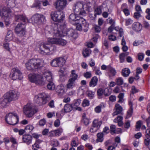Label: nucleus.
<instances>
[{
    "label": "nucleus",
    "mask_w": 150,
    "mask_h": 150,
    "mask_svg": "<svg viewBox=\"0 0 150 150\" xmlns=\"http://www.w3.org/2000/svg\"><path fill=\"white\" fill-rule=\"evenodd\" d=\"M43 65V61L40 59H30L25 64L26 68L29 70L40 68Z\"/></svg>",
    "instance_id": "f257e3e1"
},
{
    "label": "nucleus",
    "mask_w": 150,
    "mask_h": 150,
    "mask_svg": "<svg viewBox=\"0 0 150 150\" xmlns=\"http://www.w3.org/2000/svg\"><path fill=\"white\" fill-rule=\"evenodd\" d=\"M104 93V90L101 88H99L97 90V94L98 96V98L99 99L102 98V96Z\"/></svg>",
    "instance_id": "a19ab883"
},
{
    "label": "nucleus",
    "mask_w": 150,
    "mask_h": 150,
    "mask_svg": "<svg viewBox=\"0 0 150 150\" xmlns=\"http://www.w3.org/2000/svg\"><path fill=\"white\" fill-rule=\"evenodd\" d=\"M105 107V105L103 103H101L100 105L97 106L95 108V111L97 113H99L101 112V109Z\"/></svg>",
    "instance_id": "c9c22d12"
},
{
    "label": "nucleus",
    "mask_w": 150,
    "mask_h": 150,
    "mask_svg": "<svg viewBox=\"0 0 150 150\" xmlns=\"http://www.w3.org/2000/svg\"><path fill=\"white\" fill-rule=\"evenodd\" d=\"M124 93H120L118 96V98H119V100L118 102L119 103H122V100L124 97Z\"/></svg>",
    "instance_id": "603ef678"
},
{
    "label": "nucleus",
    "mask_w": 150,
    "mask_h": 150,
    "mask_svg": "<svg viewBox=\"0 0 150 150\" xmlns=\"http://www.w3.org/2000/svg\"><path fill=\"white\" fill-rule=\"evenodd\" d=\"M12 35V31L11 30H8L7 33V35L5 38V40L6 41L10 40Z\"/></svg>",
    "instance_id": "79ce46f5"
},
{
    "label": "nucleus",
    "mask_w": 150,
    "mask_h": 150,
    "mask_svg": "<svg viewBox=\"0 0 150 150\" xmlns=\"http://www.w3.org/2000/svg\"><path fill=\"white\" fill-rule=\"evenodd\" d=\"M42 77L44 79L45 81H46V82L52 81L51 73L48 70H45L43 73Z\"/></svg>",
    "instance_id": "412c9836"
},
{
    "label": "nucleus",
    "mask_w": 150,
    "mask_h": 150,
    "mask_svg": "<svg viewBox=\"0 0 150 150\" xmlns=\"http://www.w3.org/2000/svg\"><path fill=\"white\" fill-rule=\"evenodd\" d=\"M60 125V121L59 120L57 119L54 122V125L56 127H58Z\"/></svg>",
    "instance_id": "338daca9"
},
{
    "label": "nucleus",
    "mask_w": 150,
    "mask_h": 150,
    "mask_svg": "<svg viewBox=\"0 0 150 150\" xmlns=\"http://www.w3.org/2000/svg\"><path fill=\"white\" fill-rule=\"evenodd\" d=\"M110 133L112 134H113L116 133V126L113 125H111L110 127Z\"/></svg>",
    "instance_id": "49530a36"
},
{
    "label": "nucleus",
    "mask_w": 150,
    "mask_h": 150,
    "mask_svg": "<svg viewBox=\"0 0 150 150\" xmlns=\"http://www.w3.org/2000/svg\"><path fill=\"white\" fill-rule=\"evenodd\" d=\"M115 108L116 110L112 113L113 116L120 114L122 110V107L118 104H116L115 105Z\"/></svg>",
    "instance_id": "a878e982"
},
{
    "label": "nucleus",
    "mask_w": 150,
    "mask_h": 150,
    "mask_svg": "<svg viewBox=\"0 0 150 150\" xmlns=\"http://www.w3.org/2000/svg\"><path fill=\"white\" fill-rule=\"evenodd\" d=\"M32 138V137L31 135L25 134L23 135L22 139L23 143L29 145L31 143Z\"/></svg>",
    "instance_id": "4be33fe9"
},
{
    "label": "nucleus",
    "mask_w": 150,
    "mask_h": 150,
    "mask_svg": "<svg viewBox=\"0 0 150 150\" xmlns=\"http://www.w3.org/2000/svg\"><path fill=\"white\" fill-rule=\"evenodd\" d=\"M81 103V100L79 99L77 100L74 103L72 104L73 108L74 107H77Z\"/></svg>",
    "instance_id": "4d7b16f0"
},
{
    "label": "nucleus",
    "mask_w": 150,
    "mask_h": 150,
    "mask_svg": "<svg viewBox=\"0 0 150 150\" xmlns=\"http://www.w3.org/2000/svg\"><path fill=\"white\" fill-rule=\"evenodd\" d=\"M48 41L51 44H56L62 46L65 45L67 43L66 40L60 38H49Z\"/></svg>",
    "instance_id": "dca6fc26"
},
{
    "label": "nucleus",
    "mask_w": 150,
    "mask_h": 150,
    "mask_svg": "<svg viewBox=\"0 0 150 150\" xmlns=\"http://www.w3.org/2000/svg\"><path fill=\"white\" fill-rule=\"evenodd\" d=\"M143 27L146 29L149 28L150 27V25L149 23L146 21H144L143 22Z\"/></svg>",
    "instance_id": "09e8293b"
},
{
    "label": "nucleus",
    "mask_w": 150,
    "mask_h": 150,
    "mask_svg": "<svg viewBox=\"0 0 150 150\" xmlns=\"http://www.w3.org/2000/svg\"><path fill=\"white\" fill-rule=\"evenodd\" d=\"M10 102L4 95L0 100V107L2 108H6L8 105V104Z\"/></svg>",
    "instance_id": "aec40b11"
},
{
    "label": "nucleus",
    "mask_w": 150,
    "mask_h": 150,
    "mask_svg": "<svg viewBox=\"0 0 150 150\" xmlns=\"http://www.w3.org/2000/svg\"><path fill=\"white\" fill-rule=\"evenodd\" d=\"M74 25H76V28L79 31H81L83 29L84 32H86L88 29V24L83 18L80 19L78 23Z\"/></svg>",
    "instance_id": "9b49d317"
},
{
    "label": "nucleus",
    "mask_w": 150,
    "mask_h": 150,
    "mask_svg": "<svg viewBox=\"0 0 150 150\" xmlns=\"http://www.w3.org/2000/svg\"><path fill=\"white\" fill-rule=\"evenodd\" d=\"M51 18L54 21L61 22L63 21L65 17L64 12L60 10L52 12L51 13Z\"/></svg>",
    "instance_id": "1a4fd4ad"
},
{
    "label": "nucleus",
    "mask_w": 150,
    "mask_h": 150,
    "mask_svg": "<svg viewBox=\"0 0 150 150\" xmlns=\"http://www.w3.org/2000/svg\"><path fill=\"white\" fill-rule=\"evenodd\" d=\"M70 76L71 78L68 80L66 87L67 89H71L75 86V81L77 79L78 76L75 73V71L72 70Z\"/></svg>",
    "instance_id": "9d476101"
},
{
    "label": "nucleus",
    "mask_w": 150,
    "mask_h": 150,
    "mask_svg": "<svg viewBox=\"0 0 150 150\" xmlns=\"http://www.w3.org/2000/svg\"><path fill=\"white\" fill-rule=\"evenodd\" d=\"M58 57L54 59L51 63V65L54 67H58Z\"/></svg>",
    "instance_id": "ea45409f"
},
{
    "label": "nucleus",
    "mask_w": 150,
    "mask_h": 150,
    "mask_svg": "<svg viewBox=\"0 0 150 150\" xmlns=\"http://www.w3.org/2000/svg\"><path fill=\"white\" fill-rule=\"evenodd\" d=\"M94 70L95 71V74L96 75L100 76L102 74V73L100 70L99 68H97L96 67H94Z\"/></svg>",
    "instance_id": "864d4df0"
},
{
    "label": "nucleus",
    "mask_w": 150,
    "mask_h": 150,
    "mask_svg": "<svg viewBox=\"0 0 150 150\" xmlns=\"http://www.w3.org/2000/svg\"><path fill=\"white\" fill-rule=\"evenodd\" d=\"M88 96L91 99L93 97L94 93L91 91H88L87 92Z\"/></svg>",
    "instance_id": "3c124183"
},
{
    "label": "nucleus",
    "mask_w": 150,
    "mask_h": 150,
    "mask_svg": "<svg viewBox=\"0 0 150 150\" xmlns=\"http://www.w3.org/2000/svg\"><path fill=\"white\" fill-rule=\"evenodd\" d=\"M138 59L140 61H142L144 57V54L143 53H140L138 54Z\"/></svg>",
    "instance_id": "bf43d9fd"
},
{
    "label": "nucleus",
    "mask_w": 150,
    "mask_h": 150,
    "mask_svg": "<svg viewBox=\"0 0 150 150\" xmlns=\"http://www.w3.org/2000/svg\"><path fill=\"white\" fill-rule=\"evenodd\" d=\"M58 67H61L64 65L66 61L62 57H58Z\"/></svg>",
    "instance_id": "e433bc0d"
},
{
    "label": "nucleus",
    "mask_w": 150,
    "mask_h": 150,
    "mask_svg": "<svg viewBox=\"0 0 150 150\" xmlns=\"http://www.w3.org/2000/svg\"><path fill=\"white\" fill-rule=\"evenodd\" d=\"M115 29L116 31L118 32V33L119 34V37H122L123 36V30L122 28H117V27H114V29Z\"/></svg>",
    "instance_id": "c03bdc74"
},
{
    "label": "nucleus",
    "mask_w": 150,
    "mask_h": 150,
    "mask_svg": "<svg viewBox=\"0 0 150 150\" xmlns=\"http://www.w3.org/2000/svg\"><path fill=\"white\" fill-rule=\"evenodd\" d=\"M107 69L110 71V73L112 76H115L116 73V71L115 69L112 68L111 66L109 65L107 66Z\"/></svg>",
    "instance_id": "58836bf2"
},
{
    "label": "nucleus",
    "mask_w": 150,
    "mask_h": 150,
    "mask_svg": "<svg viewBox=\"0 0 150 150\" xmlns=\"http://www.w3.org/2000/svg\"><path fill=\"white\" fill-rule=\"evenodd\" d=\"M97 139L96 142H102L103 140L104 134L103 132H99L97 134Z\"/></svg>",
    "instance_id": "473e14b6"
},
{
    "label": "nucleus",
    "mask_w": 150,
    "mask_h": 150,
    "mask_svg": "<svg viewBox=\"0 0 150 150\" xmlns=\"http://www.w3.org/2000/svg\"><path fill=\"white\" fill-rule=\"evenodd\" d=\"M51 144L52 146L56 147L59 145V142L57 140L53 139L52 141Z\"/></svg>",
    "instance_id": "8fccbe9b"
},
{
    "label": "nucleus",
    "mask_w": 150,
    "mask_h": 150,
    "mask_svg": "<svg viewBox=\"0 0 150 150\" xmlns=\"http://www.w3.org/2000/svg\"><path fill=\"white\" fill-rule=\"evenodd\" d=\"M102 124V121H99L98 120L95 119L93 122L92 125L93 127H96L99 129Z\"/></svg>",
    "instance_id": "c756f323"
},
{
    "label": "nucleus",
    "mask_w": 150,
    "mask_h": 150,
    "mask_svg": "<svg viewBox=\"0 0 150 150\" xmlns=\"http://www.w3.org/2000/svg\"><path fill=\"white\" fill-rule=\"evenodd\" d=\"M132 29L136 31H141L142 29V26L140 23L136 22H134L132 25Z\"/></svg>",
    "instance_id": "5701e85b"
},
{
    "label": "nucleus",
    "mask_w": 150,
    "mask_h": 150,
    "mask_svg": "<svg viewBox=\"0 0 150 150\" xmlns=\"http://www.w3.org/2000/svg\"><path fill=\"white\" fill-rule=\"evenodd\" d=\"M81 122L86 126L88 125L89 123V120L86 117L85 113H83V114Z\"/></svg>",
    "instance_id": "2f4dec72"
},
{
    "label": "nucleus",
    "mask_w": 150,
    "mask_h": 150,
    "mask_svg": "<svg viewBox=\"0 0 150 150\" xmlns=\"http://www.w3.org/2000/svg\"><path fill=\"white\" fill-rule=\"evenodd\" d=\"M32 20L33 23L40 24L45 22V19L43 15L38 14H35L32 16Z\"/></svg>",
    "instance_id": "2eb2a0df"
},
{
    "label": "nucleus",
    "mask_w": 150,
    "mask_h": 150,
    "mask_svg": "<svg viewBox=\"0 0 150 150\" xmlns=\"http://www.w3.org/2000/svg\"><path fill=\"white\" fill-rule=\"evenodd\" d=\"M34 129V127L32 125H28L26 126L25 130L28 132H30Z\"/></svg>",
    "instance_id": "a18cd8bd"
},
{
    "label": "nucleus",
    "mask_w": 150,
    "mask_h": 150,
    "mask_svg": "<svg viewBox=\"0 0 150 150\" xmlns=\"http://www.w3.org/2000/svg\"><path fill=\"white\" fill-rule=\"evenodd\" d=\"M85 6H86V5H84L81 2L76 3L73 7L74 13L77 15L85 16L86 14V11L87 10Z\"/></svg>",
    "instance_id": "7ed1b4c3"
},
{
    "label": "nucleus",
    "mask_w": 150,
    "mask_h": 150,
    "mask_svg": "<svg viewBox=\"0 0 150 150\" xmlns=\"http://www.w3.org/2000/svg\"><path fill=\"white\" fill-rule=\"evenodd\" d=\"M84 76L86 79H89L92 76V74L90 72H86L84 74Z\"/></svg>",
    "instance_id": "6e6d98bb"
},
{
    "label": "nucleus",
    "mask_w": 150,
    "mask_h": 150,
    "mask_svg": "<svg viewBox=\"0 0 150 150\" xmlns=\"http://www.w3.org/2000/svg\"><path fill=\"white\" fill-rule=\"evenodd\" d=\"M57 93L59 96L63 95L64 93V87L62 85H58L56 89Z\"/></svg>",
    "instance_id": "bb28decb"
},
{
    "label": "nucleus",
    "mask_w": 150,
    "mask_h": 150,
    "mask_svg": "<svg viewBox=\"0 0 150 150\" xmlns=\"http://www.w3.org/2000/svg\"><path fill=\"white\" fill-rule=\"evenodd\" d=\"M16 33L19 36L22 37L25 34V25L22 23H18L15 29Z\"/></svg>",
    "instance_id": "f8f14e48"
},
{
    "label": "nucleus",
    "mask_w": 150,
    "mask_h": 150,
    "mask_svg": "<svg viewBox=\"0 0 150 150\" xmlns=\"http://www.w3.org/2000/svg\"><path fill=\"white\" fill-rule=\"evenodd\" d=\"M146 139H144V143L146 146H149L150 144V139L149 137H146Z\"/></svg>",
    "instance_id": "0e129e2a"
},
{
    "label": "nucleus",
    "mask_w": 150,
    "mask_h": 150,
    "mask_svg": "<svg viewBox=\"0 0 150 150\" xmlns=\"http://www.w3.org/2000/svg\"><path fill=\"white\" fill-rule=\"evenodd\" d=\"M46 121L45 119L40 120L39 122V125L40 126H43L46 123Z\"/></svg>",
    "instance_id": "13d9d810"
},
{
    "label": "nucleus",
    "mask_w": 150,
    "mask_h": 150,
    "mask_svg": "<svg viewBox=\"0 0 150 150\" xmlns=\"http://www.w3.org/2000/svg\"><path fill=\"white\" fill-rule=\"evenodd\" d=\"M29 80L37 85H43L46 83L44 79L41 75L38 74H29L28 76Z\"/></svg>",
    "instance_id": "20e7f679"
},
{
    "label": "nucleus",
    "mask_w": 150,
    "mask_h": 150,
    "mask_svg": "<svg viewBox=\"0 0 150 150\" xmlns=\"http://www.w3.org/2000/svg\"><path fill=\"white\" fill-rule=\"evenodd\" d=\"M11 11L8 8L4 7L1 10L0 15L4 20L5 24L8 26L10 24L9 17Z\"/></svg>",
    "instance_id": "423d86ee"
},
{
    "label": "nucleus",
    "mask_w": 150,
    "mask_h": 150,
    "mask_svg": "<svg viewBox=\"0 0 150 150\" xmlns=\"http://www.w3.org/2000/svg\"><path fill=\"white\" fill-rule=\"evenodd\" d=\"M103 4L94 8L95 18H96L97 15H100L102 13V9L103 8Z\"/></svg>",
    "instance_id": "b1692460"
},
{
    "label": "nucleus",
    "mask_w": 150,
    "mask_h": 150,
    "mask_svg": "<svg viewBox=\"0 0 150 150\" xmlns=\"http://www.w3.org/2000/svg\"><path fill=\"white\" fill-rule=\"evenodd\" d=\"M42 46L44 49L42 50L40 47L39 52L45 55L52 54L53 53V51L56 50L55 47L48 43L44 44L42 45Z\"/></svg>",
    "instance_id": "6e6552de"
},
{
    "label": "nucleus",
    "mask_w": 150,
    "mask_h": 150,
    "mask_svg": "<svg viewBox=\"0 0 150 150\" xmlns=\"http://www.w3.org/2000/svg\"><path fill=\"white\" fill-rule=\"evenodd\" d=\"M15 17L16 21H22L24 22H27L28 21L26 17L22 15H15Z\"/></svg>",
    "instance_id": "393cba45"
},
{
    "label": "nucleus",
    "mask_w": 150,
    "mask_h": 150,
    "mask_svg": "<svg viewBox=\"0 0 150 150\" xmlns=\"http://www.w3.org/2000/svg\"><path fill=\"white\" fill-rule=\"evenodd\" d=\"M122 89V91H124V90L122 89V87L116 86L115 87L113 90L114 92L116 93H118L121 91V89Z\"/></svg>",
    "instance_id": "de8ad7c7"
},
{
    "label": "nucleus",
    "mask_w": 150,
    "mask_h": 150,
    "mask_svg": "<svg viewBox=\"0 0 150 150\" xmlns=\"http://www.w3.org/2000/svg\"><path fill=\"white\" fill-rule=\"evenodd\" d=\"M115 26V25H114V22L108 28V32L110 33L112 32L113 30L114 29Z\"/></svg>",
    "instance_id": "e2e57ef3"
},
{
    "label": "nucleus",
    "mask_w": 150,
    "mask_h": 150,
    "mask_svg": "<svg viewBox=\"0 0 150 150\" xmlns=\"http://www.w3.org/2000/svg\"><path fill=\"white\" fill-rule=\"evenodd\" d=\"M78 15L74 13L71 14L69 18V22L73 25H75L76 23H77L80 19L82 18L78 16Z\"/></svg>",
    "instance_id": "a211bd4d"
},
{
    "label": "nucleus",
    "mask_w": 150,
    "mask_h": 150,
    "mask_svg": "<svg viewBox=\"0 0 150 150\" xmlns=\"http://www.w3.org/2000/svg\"><path fill=\"white\" fill-rule=\"evenodd\" d=\"M13 73L12 74L11 77L13 80L17 79L21 80L23 77L22 74L20 71L17 68H14L12 69Z\"/></svg>",
    "instance_id": "f3484780"
},
{
    "label": "nucleus",
    "mask_w": 150,
    "mask_h": 150,
    "mask_svg": "<svg viewBox=\"0 0 150 150\" xmlns=\"http://www.w3.org/2000/svg\"><path fill=\"white\" fill-rule=\"evenodd\" d=\"M74 108L72 104H67L64 107V110L65 112H69L71 111Z\"/></svg>",
    "instance_id": "c85d7f7f"
},
{
    "label": "nucleus",
    "mask_w": 150,
    "mask_h": 150,
    "mask_svg": "<svg viewBox=\"0 0 150 150\" xmlns=\"http://www.w3.org/2000/svg\"><path fill=\"white\" fill-rule=\"evenodd\" d=\"M141 125V121L139 120L137 121L136 123V128L137 129H140Z\"/></svg>",
    "instance_id": "69168bd1"
},
{
    "label": "nucleus",
    "mask_w": 150,
    "mask_h": 150,
    "mask_svg": "<svg viewBox=\"0 0 150 150\" xmlns=\"http://www.w3.org/2000/svg\"><path fill=\"white\" fill-rule=\"evenodd\" d=\"M50 99V96L44 93L38 94L34 98L35 101L39 105L45 104Z\"/></svg>",
    "instance_id": "39448f33"
},
{
    "label": "nucleus",
    "mask_w": 150,
    "mask_h": 150,
    "mask_svg": "<svg viewBox=\"0 0 150 150\" xmlns=\"http://www.w3.org/2000/svg\"><path fill=\"white\" fill-rule=\"evenodd\" d=\"M23 112L28 117H30L33 115L34 113V110L31 104L28 103L24 106Z\"/></svg>",
    "instance_id": "4468645a"
},
{
    "label": "nucleus",
    "mask_w": 150,
    "mask_h": 150,
    "mask_svg": "<svg viewBox=\"0 0 150 150\" xmlns=\"http://www.w3.org/2000/svg\"><path fill=\"white\" fill-rule=\"evenodd\" d=\"M130 73V70L129 69L126 68L122 69V74L124 77H127L129 76Z\"/></svg>",
    "instance_id": "72a5a7b5"
},
{
    "label": "nucleus",
    "mask_w": 150,
    "mask_h": 150,
    "mask_svg": "<svg viewBox=\"0 0 150 150\" xmlns=\"http://www.w3.org/2000/svg\"><path fill=\"white\" fill-rule=\"evenodd\" d=\"M62 130L61 129H59L57 130H55L54 131H52V132H54L55 135V136H59L60 134V133H61L62 131Z\"/></svg>",
    "instance_id": "052dcab7"
},
{
    "label": "nucleus",
    "mask_w": 150,
    "mask_h": 150,
    "mask_svg": "<svg viewBox=\"0 0 150 150\" xmlns=\"http://www.w3.org/2000/svg\"><path fill=\"white\" fill-rule=\"evenodd\" d=\"M133 112V108H130L127 112V117L129 118L131 116Z\"/></svg>",
    "instance_id": "5fc2aeb1"
},
{
    "label": "nucleus",
    "mask_w": 150,
    "mask_h": 150,
    "mask_svg": "<svg viewBox=\"0 0 150 150\" xmlns=\"http://www.w3.org/2000/svg\"><path fill=\"white\" fill-rule=\"evenodd\" d=\"M98 81V79L96 76L93 77L89 82V86L91 87H94L96 86Z\"/></svg>",
    "instance_id": "cd10ccee"
},
{
    "label": "nucleus",
    "mask_w": 150,
    "mask_h": 150,
    "mask_svg": "<svg viewBox=\"0 0 150 150\" xmlns=\"http://www.w3.org/2000/svg\"><path fill=\"white\" fill-rule=\"evenodd\" d=\"M91 53V51L88 48H86L83 51V55L84 57H88Z\"/></svg>",
    "instance_id": "f704fd0d"
},
{
    "label": "nucleus",
    "mask_w": 150,
    "mask_h": 150,
    "mask_svg": "<svg viewBox=\"0 0 150 150\" xmlns=\"http://www.w3.org/2000/svg\"><path fill=\"white\" fill-rule=\"evenodd\" d=\"M5 119L8 124L14 125L17 124L19 118L16 113H9L6 115Z\"/></svg>",
    "instance_id": "0eeeda50"
},
{
    "label": "nucleus",
    "mask_w": 150,
    "mask_h": 150,
    "mask_svg": "<svg viewBox=\"0 0 150 150\" xmlns=\"http://www.w3.org/2000/svg\"><path fill=\"white\" fill-rule=\"evenodd\" d=\"M32 149L33 150H37L39 148V144L35 143L32 145Z\"/></svg>",
    "instance_id": "774afa93"
},
{
    "label": "nucleus",
    "mask_w": 150,
    "mask_h": 150,
    "mask_svg": "<svg viewBox=\"0 0 150 150\" xmlns=\"http://www.w3.org/2000/svg\"><path fill=\"white\" fill-rule=\"evenodd\" d=\"M48 82L49 83L47 86V88L49 90H54L55 88V86L54 83L52 82V81H47V83H46Z\"/></svg>",
    "instance_id": "4c0bfd02"
},
{
    "label": "nucleus",
    "mask_w": 150,
    "mask_h": 150,
    "mask_svg": "<svg viewBox=\"0 0 150 150\" xmlns=\"http://www.w3.org/2000/svg\"><path fill=\"white\" fill-rule=\"evenodd\" d=\"M116 84L117 85H121L123 83V80L122 77H118L115 79Z\"/></svg>",
    "instance_id": "37998d69"
},
{
    "label": "nucleus",
    "mask_w": 150,
    "mask_h": 150,
    "mask_svg": "<svg viewBox=\"0 0 150 150\" xmlns=\"http://www.w3.org/2000/svg\"><path fill=\"white\" fill-rule=\"evenodd\" d=\"M67 0H58L55 2V8L58 10H61L64 8L66 5Z\"/></svg>",
    "instance_id": "6ab92c4d"
},
{
    "label": "nucleus",
    "mask_w": 150,
    "mask_h": 150,
    "mask_svg": "<svg viewBox=\"0 0 150 150\" xmlns=\"http://www.w3.org/2000/svg\"><path fill=\"white\" fill-rule=\"evenodd\" d=\"M129 53L128 52L122 53L119 55V57L120 60V62L122 63L125 60V57L127 56Z\"/></svg>",
    "instance_id": "7c9ffc66"
},
{
    "label": "nucleus",
    "mask_w": 150,
    "mask_h": 150,
    "mask_svg": "<svg viewBox=\"0 0 150 150\" xmlns=\"http://www.w3.org/2000/svg\"><path fill=\"white\" fill-rule=\"evenodd\" d=\"M123 117L121 116H118L116 118L114 119V122H117L122 121Z\"/></svg>",
    "instance_id": "680f3d73"
},
{
    "label": "nucleus",
    "mask_w": 150,
    "mask_h": 150,
    "mask_svg": "<svg viewBox=\"0 0 150 150\" xmlns=\"http://www.w3.org/2000/svg\"><path fill=\"white\" fill-rule=\"evenodd\" d=\"M57 33L58 36L61 37L67 35L69 37L73 39H76L77 35L75 31L72 28L69 29L64 28L61 31L58 30Z\"/></svg>",
    "instance_id": "f03ea898"
},
{
    "label": "nucleus",
    "mask_w": 150,
    "mask_h": 150,
    "mask_svg": "<svg viewBox=\"0 0 150 150\" xmlns=\"http://www.w3.org/2000/svg\"><path fill=\"white\" fill-rule=\"evenodd\" d=\"M4 95L11 102L19 98V94L17 91L11 90L6 93Z\"/></svg>",
    "instance_id": "ddd939ff"
}]
</instances>
